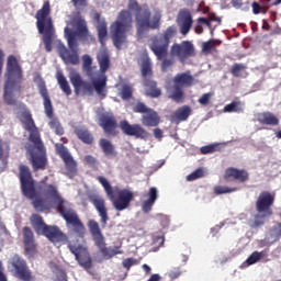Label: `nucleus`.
Here are the masks:
<instances>
[{
	"label": "nucleus",
	"mask_w": 281,
	"mask_h": 281,
	"mask_svg": "<svg viewBox=\"0 0 281 281\" xmlns=\"http://www.w3.org/2000/svg\"><path fill=\"white\" fill-rule=\"evenodd\" d=\"M4 77V102L7 104H16V100L21 93V82H23V69L14 55H10L7 59Z\"/></svg>",
	"instance_id": "obj_5"
},
{
	"label": "nucleus",
	"mask_w": 281,
	"mask_h": 281,
	"mask_svg": "<svg viewBox=\"0 0 281 281\" xmlns=\"http://www.w3.org/2000/svg\"><path fill=\"white\" fill-rule=\"evenodd\" d=\"M100 146L108 157H111V155H115V148L113 147V144L109 142V139L102 138L100 140Z\"/></svg>",
	"instance_id": "obj_39"
},
{
	"label": "nucleus",
	"mask_w": 281,
	"mask_h": 281,
	"mask_svg": "<svg viewBox=\"0 0 281 281\" xmlns=\"http://www.w3.org/2000/svg\"><path fill=\"white\" fill-rule=\"evenodd\" d=\"M0 281H8V279L5 278V274H3V267L1 261H0Z\"/></svg>",
	"instance_id": "obj_60"
},
{
	"label": "nucleus",
	"mask_w": 281,
	"mask_h": 281,
	"mask_svg": "<svg viewBox=\"0 0 281 281\" xmlns=\"http://www.w3.org/2000/svg\"><path fill=\"white\" fill-rule=\"evenodd\" d=\"M75 8H85V5H87V1L86 0H71Z\"/></svg>",
	"instance_id": "obj_56"
},
{
	"label": "nucleus",
	"mask_w": 281,
	"mask_h": 281,
	"mask_svg": "<svg viewBox=\"0 0 281 281\" xmlns=\"http://www.w3.org/2000/svg\"><path fill=\"white\" fill-rule=\"evenodd\" d=\"M177 23L182 36H188L190 30H192V14L188 10H181L177 18Z\"/></svg>",
	"instance_id": "obj_22"
},
{
	"label": "nucleus",
	"mask_w": 281,
	"mask_h": 281,
	"mask_svg": "<svg viewBox=\"0 0 281 281\" xmlns=\"http://www.w3.org/2000/svg\"><path fill=\"white\" fill-rule=\"evenodd\" d=\"M281 238V223L274 225L270 232L267 234V244L273 245V243H278V240H280Z\"/></svg>",
	"instance_id": "obj_32"
},
{
	"label": "nucleus",
	"mask_w": 281,
	"mask_h": 281,
	"mask_svg": "<svg viewBox=\"0 0 281 281\" xmlns=\"http://www.w3.org/2000/svg\"><path fill=\"white\" fill-rule=\"evenodd\" d=\"M171 58H177L180 63H186L188 58L194 56V45L190 41H183L180 44H173L170 49Z\"/></svg>",
	"instance_id": "obj_16"
},
{
	"label": "nucleus",
	"mask_w": 281,
	"mask_h": 281,
	"mask_svg": "<svg viewBox=\"0 0 281 281\" xmlns=\"http://www.w3.org/2000/svg\"><path fill=\"white\" fill-rule=\"evenodd\" d=\"M142 122L144 126H150V127L159 126V122H160L159 114H157L155 110H151L150 112L142 116Z\"/></svg>",
	"instance_id": "obj_29"
},
{
	"label": "nucleus",
	"mask_w": 281,
	"mask_h": 281,
	"mask_svg": "<svg viewBox=\"0 0 281 281\" xmlns=\"http://www.w3.org/2000/svg\"><path fill=\"white\" fill-rule=\"evenodd\" d=\"M75 133L85 144H91L93 142V136L86 127H76Z\"/></svg>",
	"instance_id": "obj_35"
},
{
	"label": "nucleus",
	"mask_w": 281,
	"mask_h": 281,
	"mask_svg": "<svg viewBox=\"0 0 281 281\" xmlns=\"http://www.w3.org/2000/svg\"><path fill=\"white\" fill-rule=\"evenodd\" d=\"M85 161L88 164V166H95L97 161L93 156H86Z\"/></svg>",
	"instance_id": "obj_57"
},
{
	"label": "nucleus",
	"mask_w": 281,
	"mask_h": 281,
	"mask_svg": "<svg viewBox=\"0 0 281 281\" xmlns=\"http://www.w3.org/2000/svg\"><path fill=\"white\" fill-rule=\"evenodd\" d=\"M265 258V252H258L254 251L247 259L246 261L241 265V267H251V265H256L257 262H260Z\"/></svg>",
	"instance_id": "obj_36"
},
{
	"label": "nucleus",
	"mask_w": 281,
	"mask_h": 281,
	"mask_svg": "<svg viewBox=\"0 0 281 281\" xmlns=\"http://www.w3.org/2000/svg\"><path fill=\"white\" fill-rule=\"evenodd\" d=\"M128 10L131 12H136V27L138 36H143L148 32V30H157L159 27V22L161 21V13L156 12L150 16V10L147 5L139 8L137 1L130 0Z\"/></svg>",
	"instance_id": "obj_6"
},
{
	"label": "nucleus",
	"mask_w": 281,
	"mask_h": 281,
	"mask_svg": "<svg viewBox=\"0 0 281 281\" xmlns=\"http://www.w3.org/2000/svg\"><path fill=\"white\" fill-rule=\"evenodd\" d=\"M143 270L145 271V273H146L147 276H148V274L150 273V271H151V269L149 268V266L146 265V263L143 265Z\"/></svg>",
	"instance_id": "obj_64"
},
{
	"label": "nucleus",
	"mask_w": 281,
	"mask_h": 281,
	"mask_svg": "<svg viewBox=\"0 0 281 281\" xmlns=\"http://www.w3.org/2000/svg\"><path fill=\"white\" fill-rule=\"evenodd\" d=\"M121 130L125 135H130L131 137H136L137 139H146L148 138V132L142 127L139 124L131 125L128 121L121 122Z\"/></svg>",
	"instance_id": "obj_20"
},
{
	"label": "nucleus",
	"mask_w": 281,
	"mask_h": 281,
	"mask_svg": "<svg viewBox=\"0 0 281 281\" xmlns=\"http://www.w3.org/2000/svg\"><path fill=\"white\" fill-rule=\"evenodd\" d=\"M20 181L22 186V192L27 199H32L33 207L37 212H44V210H50V207H57L60 215L67 223V227L71 232L77 234L79 238H85L86 228L76 212L72 211L69 203L63 199L58 192V188L54 184L43 183L40 187V194H36L34 189V179H32V172L25 165L20 166Z\"/></svg>",
	"instance_id": "obj_1"
},
{
	"label": "nucleus",
	"mask_w": 281,
	"mask_h": 281,
	"mask_svg": "<svg viewBox=\"0 0 281 281\" xmlns=\"http://www.w3.org/2000/svg\"><path fill=\"white\" fill-rule=\"evenodd\" d=\"M218 44H221L220 40H210L207 42H204L202 44V52H205V54H210V52H212V49H214V47Z\"/></svg>",
	"instance_id": "obj_43"
},
{
	"label": "nucleus",
	"mask_w": 281,
	"mask_h": 281,
	"mask_svg": "<svg viewBox=\"0 0 281 281\" xmlns=\"http://www.w3.org/2000/svg\"><path fill=\"white\" fill-rule=\"evenodd\" d=\"M243 71H245V65H243V64H237L232 69V74L236 78L243 76Z\"/></svg>",
	"instance_id": "obj_48"
},
{
	"label": "nucleus",
	"mask_w": 281,
	"mask_h": 281,
	"mask_svg": "<svg viewBox=\"0 0 281 281\" xmlns=\"http://www.w3.org/2000/svg\"><path fill=\"white\" fill-rule=\"evenodd\" d=\"M133 29V16L128 11H121L117 19L110 26V34L116 49H124L128 40L126 34Z\"/></svg>",
	"instance_id": "obj_7"
},
{
	"label": "nucleus",
	"mask_w": 281,
	"mask_h": 281,
	"mask_svg": "<svg viewBox=\"0 0 281 281\" xmlns=\"http://www.w3.org/2000/svg\"><path fill=\"white\" fill-rule=\"evenodd\" d=\"M209 21H217V23H221V18L216 16V14H212L209 16Z\"/></svg>",
	"instance_id": "obj_63"
},
{
	"label": "nucleus",
	"mask_w": 281,
	"mask_h": 281,
	"mask_svg": "<svg viewBox=\"0 0 281 281\" xmlns=\"http://www.w3.org/2000/svg\"><path fill=\"white\" fill-rule=\"evenodd\" d=\"M154 135H155L156 139H161V137H164V133L159 128L154 130Z\"/></svg>",
	"instance_id": "obj_59"
},
{
	"label": "nucleus",
	"mask_w": 281,
	"mask_h": 281,
	"mask_svg": "<svg viewBox=\"0 0 281 281\" xmlns=\"http://www.w3.org/2000/svg\"><path fill=\"white\" fill-rule=\"evenodd\" d=\"M138 65H140L142 75L145 78V87H149L150 90H146L147 95H151V98H159L161 95V91L159 89H155L157 83L155 81L148 80L150 78L153 70L150 66V57L148 55H143L138 59Z\"/></svg>",
	"instance_id": "obj_14"
},
{
	"label": "nucleus",
	"mask_w": 281,
	"mask_h": 281,
	"mask_svg": "<svg viewBox=\"0 0 281 281\" xmlns=\"http://www.w3.org/2000/svg\"><path fill=\"white\" fill-rule=\"evenodd\" d=\"M71 25L76 32L71 31L69 26L65 27V38L68 43V48L60 42V40L56 41V49L64 63L66 65H79L80 56L78 55V36L79 38H89L93 41V36L89 33V29H87V21L85 19L77 16L72 19Z\"/></svg>",
	"instance_id": "obj_2"
},
{
	"label": "nucleus",
	"mask_w": 281,
	"mask_h": 281,
	"mask_svg": "<svg viewBox=\"0 0 281 281\" xmlns=\"http://www.w3.org/2000/svg\"><path fill=\"white\" fill-rule=\"evenodd\" d=\"M198 23H204V25H206L209 27V30H211V34H214V29H212V23L210 20H207L205 18H199Z\"/></svg>",
	"instance_id": "obj_55"
},
{
	"label": "nucleus",
	"mask_w": 281,
	"mask_h": 281,
	"mask_svg": "<svg viewBox=\"0 0 281 281\" xmlns=\"http://www.w3.org/2000/svg\"><path fill=\"white\" fill-rule=\"evenodd\" d=\"M225 179H236L237 181H240V183H245V181L249 179V173L247 170L228 168L225 171Z\"/></svg>",
	"instance_id": "obj_26"
},
{
	"label": "nucleus",
	"mask_w": 281,
	"mask_h": 281,
	"mask_svg": "<svg viewBox=\"0 0 281 281\" xmlns=\"http://www.w3.org/2000/svg\"><path fill=\"white\" fill-rule=\"evenodd\" d=\"M121 95H122L123 100H128V98H131V95H133V89L130 86H123Z\"/></svg>",
	"instance_id": "obj_50"
},
{
	"label": "nucleus",
	"mask_w": 281,
	"mask_h": 281,
	"mask_svg": "<svg viewBox=\"0 0 281 281\" xmlns=\"http://www.w3.org/2000/svg\"><path fill=\"white\" fill-rule=\"evenodd\" d=\"M256 119L260 124H267L268 126H278L279 124L278 117L271 112L259 113L256 115Z\"/></svg>",
	"instance_id": "obj_30"
},
{
	"label": "nucleus",
	"mask_w": 281,
	"mask_h": 281,
	"mask_svg": "<svg viewBox=\"0 0 281 281\" xmlns=\"http://www.w3.org/2000/svg\"><path fill=\"white\" fill-rule=\"evenodd\" d=\"M8 269L15 276V278H19L20 280L30 281V278H32L25 260L19 257V255H13L9 259Z\"/></svg>",
	"instance_id": "obj_15"
},
{
	"label": "nucleus",
	"mask_w": 281,
	"mask_h": 281,
	"mask_svg": "<svg viewBox=\"0 0 281 281\" xmlns=\"http://www.w3.org/2000/svg\"><path fill=\"white\" fill-rule=\"evenodd\" d=\"M274 199L273 194L267 191L260 193L256 202L258 214L254 216V221L249 222L250 227H260L261 225H265V218L273 214L271 206L273 205Z\"/></svg>",
	"instance_id": "obj_10"
},
{
	"label": "nucleus",
	"mask_w": 281,
	"mask_h": 281,
	"mask_svg": "<svg viewBox=\"0 0 281 281\" xmlns=\"http://www.w3.org/2000/svg\"><path fill=\"white\" fill-rule=\"evenodd\" d=\"M212 98V93H204L200 99H199V103L206 105L210 104V99Z\"/></svg>",
	"instance_id": "obj_53"
},
{
	"label": "nucleus",
	"mask_w": 281,
	"mask_h": 281,
	"mask_svg": "<svg viewBox=\"0 0 281 281\" xmlns=\"http://www.w3.org/2000/svg\"><path fill=\"white\" fill-rule=\"evenodd\" d=\"M151 110L153 109H149L148 106H146V104L142 102L137 103L134 108L135 113H144V115H146Z\"/></svg>",
	"instance_id": "obj_46"
},
{
	"label": "nucleus",
	"mask_w": 281,
	"mask_h": 281,
	"mask_svg": "<svg viewBox=\"0 0 281 281\" xmlns=\"http://www.w3.org/2000/svg\"><path fill=\"white\" fill-rule=\"evenodd\" d=\"M161 280V276L159 274H153L147 281H160Z\"/></svg>",
	"instance_id": "obj_61"
},
{
	"label": "nucleus",
	"mask_w": 281,
	"mask_h": 281,
	"mask_svg": "<svg viewBox=\"0 0 281 281\" xmlns=\"http://www.w3.org/2000/svg\"><path fill=\"white\" fill-rule=\"evenodd\" d=\"M98 181L101 183V186L104 188L109 199H113V187H111V183H109V180L106 178L100 176L98 178Z\"/></svg>",
	"instance_id": "obj_41"
},
{
	"label": "nucleus",
	"mask_w": 281,
	"mask_h": 281,
	"mask_svg": "<svg viewBox=\"0 0 281 281\" xmlns=\"http://www.w3.org/2000/svg\"><path fill=\"white\" fill-rule=\"evenodd\" d=\"M122 265L125 269H131V267H133L134 265H137V260L134 258H127L123 260Z\"/></svg>",
	"instance_id": "obj_52"
},
{
	"label": "nucleus",
	"mask_w": 281,
	"mask_h": 281,
	"mask_svg": "<svg viewBox=\"0 0 281 281\" xmlns=\"http://www.w3.org/2000/svg\"><path fill=\"white\" fill-rule=\"evenodd\" d=\"M190 113H192V109L190 106L184 105L180 109H178L175 114L172 115L173 122H186L188 117H190Z\"/></svg>",
	"instance_id": "obj_33"
},
{
	"label": "nucleus",
	"mask_w": 281,
	"mask_h": 281,
	"mask_svg": "<svg viewBox=\"0 0 281 281\" xmlns=\"http://www.w3.org/2000/svg\"><path fill=\"white\" fill-rule=\"evenodd\" d=\"M177 34L175 26H169L165 34H158L150 38L149 49L155 54L158 60H164L168 56V46L170 45V38Z\"/></svg>",
	"instance_id": "obj_11"
},
{
	"label": "nucleus",
	"mask_w": 281,
	"mask_h": 281,
	"mask_svg": "<svg viewBox=\"0 0 281 281\" xmlns=\"http://www.w3.org/2000/svg\"><path fill=\"white\" fill-rule=\"evenodd\" d=\"M168 277L170 280H177L178 278H181V268L176 267L169 270Z\"/></svg>",
	"instance_id": "obj_47"
},
{
	"label": "nucleus",
	"mask_w": 281,
	"mask_h": 281,
	"mask_svg": "<svg viewBox=\"0 0 281 281\" xmlns=\"http://www.w3.org/2000/svg\"><path fill=\"white\" fill-rule=\"evenodd\" d=\"M97 58L99 60L100 70H98V67L91 66L93 59H91V56L89 55L82 56V69L90 78L97 94L100 98H106V70L110 67L109 53L106 52V48H101Z\"/></svg>",
	"instance_id": "obj_4"
},
{
	"label": "nucleus",
	"mask_w": 281,
	"mask_h": 281,
	"mask_svg": "<svg viewBox=\"0 0 281 281\" xmlns=\"http://www.w3.org/2000/svg\"><path fill=\"white\" fill-rule=\"evenodd\" d=\"M194 82V78L190 72L178 74L173 79V86L167 88V92L171 100L175 102H181L183 99V91L181 87H190Z\"/></svg>",
	"instance_id": "obj_13"
},
{
	"label": "nucleus",
	"mask_w": 281,
	"mask_h": 281,
	"mask_svg": "<svg viewBox=\"0 0 281 281\" xmlns=\"http://www.w3.org/2000/svg\"><path fill=\"white\" fill-rule=\"evenodd\" d=\"M201 177H205V169L200 168L193 171L192 173L187 176V181H196V179H201Z\"/></svg>",
	"instance_id": "obj_45"
},
{
	"label": "nucleus",
	"mask_w": 281,
	"mask_h": 281,
	"mask_svg": "<svg viewBox=\"0 0 281 281\" xmlns=\"http://www.w3.org/2000/svg\"><path fill=\"white\" fill-rule=\"evenodd\" d=\"M232 192H238V188L227 186H217L214 188L215 194H232Z\"/></svg>",
	"instance_id": "obj_40"
},
{
	"label": "nucleus",
	"mask_w": 281,
	"mask_h": 281,
	"mask_svg": "<svg viewBox=\"0 0 281 281\" xmlns=\"http://www.w3.org/2000/svg\"><path fill=\"white\" fill-rule=\"evenodd\" d=\"M50 11L49 1H46L42 9L36 13L37 30L40 34H43V43L46 52H52V44L56 41V30L54 29V22L49 16Z\"/></svg>",
	"instance_id": "obj_8"
},
{
	"label": "nucleus",
	"mask_w": 281,
	"mask_h": 281,
	"mask_svg": "<svg viewBox=\"0 0 281 281\" xmlns=\"http://www.w3.org/2000/svg\"><path fill=\"white\" fill-rule=\"evenodd\" d=\"M71 254L76 257V260L83 269H91V256L87 248L80 244L69 243L68 245Z\"/></svg>",
	"instance_id": "obj_17"
},
{
	"label": "nucleus",
	"mask_w": 281,
	"mask_h": 281,
	"mask_svg": "<svg viewBox=\"0 0 281 281\" xmlns=\"http://www.w3.org/2000/svg\"><path fill=\"white\" fill-rule=\"evenodd\" d=\"M134 196L133 191L128 189L119 190L117 198L113 200V207L116 209L117 212L128 210Z\"/></svg>",
	"instance_id": "obj_18"
},
{
	"label": "nucleus",
	"mask_w": 281,
	"mask_h": 281,
	"mask_svg": "<svg viewBox=\"0 0 281 281\" xmlns=\"http://www.w3.org/2000/svg\"><path fill=\"white\" fill-rule=\"evenodd\" d=\"M200 150H201L202 155H210V153H214V150H216V145L203 146V147H201Z\"/></svg>",
	"instance_id": "obj_51"
},
{
	"label": "nucleus",
	"mask_w": 281,
	"mask_h": 281,
	"mask_svg": "<svg viewBox=\"0 0 281 281\" xmlns=\"http://www.w3.org/2000/svg\"><path fill=\"white\" fill-rule=\"evenodd\" d=\"M69 78L76 93H80V91H85V93L91 91V85L82 80L80 72L72 69L69 72Z\"/></svg>",
	"instance_id": "obj_23"
},
{
	"label": "nucleus",
	"mask_w": 281,
	"mask_h": 281,
	"mask_svg": "<svg viewBox=\"0 0 281 281\" xmlns=\"http://www.w3.org/2000/svg\"><path fill=\"white\" fill-rule=\"evenodd\" d=\"M157 199H159V191H157V188L155 187H151L147 193L143 194L140 198L143 214H150L153 212V207L157 202Z\"/></svg>",
	"instance_id": "obj_19"
},
{
	"label": "nucleus",
	"mask_w": 281,
	"mask_h": 281,
	"mask_svg": "<svg viewBox=\"0 0 281 281\" xmlns=\"http://www.w3.org/2000/svg\"><path fill=\"white\" fill-rule=\"evenodd\" d=\"M195 34H203V26H201V23H198L195 26Z\"/></svg>",
	"instance_id": "obj_62"
},
{
	"label": "nucleus",
	"mask_w": 281,
	"mask_h": 281,
	"mask_svg": "<svg viewBox=\"0 0 281 281\" xmlns=\"http://www.w3.org/2000/svg\"><path fill=\"white\" fill-rule=\"evenodd\" d=\"M100 126L104 130L106 135H115V119L113 115L103 114L99 120Z\"/></svg>",
	"instance_id": "obj_25"
},
{
	"label": "nucleus",
	"mask_w": 281,
	"mask_h": 281,
	"mask_svg": "<svg viewBox=\"0 0 281 281\" xmlns=\"http://www.w3.org/2000/svg\"><path fill=\"white\" fill-rule=\"evenodd\" d=\"M252 12L254 14H260V4L258 2L252 3Z\"/></svg>",
	"instance_id": "obj_58"
},
{
	"label": "nucleus",
	"mask_w": 281,
	"mask_h": 281,
	"mask_svg": "<svg viewBox=\"0 0 281 281\" xmlns=\"http://www.w3.org/2000/svg\"><path fill=\"white\" fill-rule=\"evenodd\" d=\"M173 63L175 61H172V59H164L162 65H161L162 71H168V69H170V67H172Z\"/></svg>",
	"instance_id": "obj_54"
},
{
	"label": "nucleus",
	"mask_w": 281,
	"mask_h": 281,
	"mask_svg": "<svg viewBox=\"0 0 281 281\" xmlns=\"http://www.w3.org/2000/svg\"><path fill=\"white\" fill-rule=\"evenodd\" d=\"M55 148L57 154L61 157L67 170L70 172V173H66L67 177H71V175L76 172V160H74V157L69 153V149L64 147L63 144H56Z\"/></svg>",
	"instance_id": "obj_21"
},
{
	"label": "nucleus",
	"mask_w": 281,
	"mask_h": 281,
	"mask_svg": "<svg viewBox=\"0 0 281 281\" xmlns=\"http://www.w3.org/2000/svg\"><path fill=\"white\" fill-rule=\"evenodd\" d=\"M164 233H156L153 235V245L155 247L154 251H157L159 247H164L165 243Z\"/></svg>",
	"instance_id": "obj_42"
},
{
	"label": "nucleus",
	"mask_w": 281,
	"mask_h": 281,
	"mask_svg": "<svg viewBox=\"0 0 281 281\" xmlns=\"http://www.w3.org/2000/svg\"><path fill=\"white\" fill-rule=\"evenodd\" d=\"M31 223L37 234L43 235L47 226L45 225V222L43 221V217L38 214H34L31 216Z\"/></svg>",
	"instance_id": "obj_34"
},
{
	"label": "nucleus",
	"mask_w": 281,
	"mask_h": 281,
	"mask_svg": "<svg viewBox=\"0 0 281 281\" xmlns=\"http://www.w3.org/2000/svg\"><path fill=\"white\" fill-rule=\"evenodd\" d=\"M57 82L64 93H66V95H71V88L69 87V82L67 81V78H65L63 72H57Z\"/></svg>",
	"instance_id": "obj_37"
},
{
	"label": "nucleus",
	"mask_w": 281,
	"mask_h": 281,
	"mask_svg": "<svg viewBox=\"0 0 281 281\" xmlns=\"http://www.w3.org/2000/svg\"><path fill=\"white\" fill-rule=\"evenodd\" d=\"M91 202L93 203L95 210L99 212L101 217V223L106 224L109 216L106 215V206H104V199L100 195L94 196Z\"/></svg>",
	"instance_id": "obj_28"
},
{
	"label": "nucleus",
	"mask_w": 281,
	"mask_h": 281,
	"mask_svg": "<svg viewBox=\"0 0 281 281\" xmlns=\"http://www.w3.org/2000/svg\"><path fill=\"white\" fill-rule=\"evenodd\" d=\"M89 232L92 236L95 247H98L100 254H102L105 260H111L113 256H117L120 254H124L120 246L106 247V241L104 240V235H102V231H100V225L98 222L90 220L88 222Z\"/></svg>",
	"instance_id": "obj_9"
},
{
	"label": "nucleus",
	"mask_w": 281,
	"mask_h": 281,
	"mask_svg": "<svg viewBox=\"0 0 281 281\" xmlns=\"http://www.w3.org/2000/svg\"><path fill=\"white\" fill-rule=\"evenodd\" d=\"M94 19L97 21V29H98V34H99V41L102 45L101 49H104V43H106V37L109 36V32L106 30V22L104 20L100 19V14L95 13Z\"/></svg>",
	"instance_id": "obj_27"
},
{
	"label": "nucleus",
	"mask_w": 281,
	"mask_h": 281,
	"mask_svg": "<svg viewBox=\"0 0 281 281\" xmlns=\"http://www.w3.org/2000/svg\"><path fill=\"white\" fill-rule=\"evenodd\" d=\"M245 108L241 102H232L224 106V113H243Z\"/></svg>",
	"instance_id": "obj_38"
},
{
	"label": "nucleus",
	"mask_w": 281,
	"mask_h": 281,
	"mask_svg": "<svg viewBox=\"0 0 281 281\" xmlns=\"http://www.w3.org/2000/svg\"><path fill=\"white\" fill-rule=\"evenodd\" d=\"M20 106L22 111L18 113V117L24 125L25 131H29L30 142H32L34 145L33 148L27 147V153L31 157V164L34 170H44L45 166H47V156L45 154L43 142L41 140V134L38 133L36 124H34V120L32 119L30 110H27L25 104H21Z\"/></svg>",
	"instance_id": "obj_3"
},
{
	"label": "nucleus",
	"mask_w": 281,
	"mask_h": 281,
	"mask_svg": "<svg viewBox=\"0 0 281 281\" xmlns=\"http://www.w3.org/2000/svg\"><path fill=\"white\" fill-rule=\"evenodd\" d=\"M231 4L235 8V10H244V12L249 10V5L243 7V0H232Z\"/></svg>",
	"instance_id": "obj_49"
},
{
	"label": "nucleus",
	"mask_w": 281,
	"mask_h": 281,
	"mask_svg": "<svg viewBox=\"0 0 281 281\" xmlns=\"http://www.w3.org/2000/svg\"><path fill=\"white\" fill-rule=\"evenodd\" d=\"M42 235L46 236V238H48L50 243H54V245H60L67 240V235L63 234L56 226H46Z\"/></svg>",
	"instance_id": "obj_24"
},
{
	"label": "nucleus",
	"mask_w": 281,
	"mask_h": 281,
	"mask_svg": "<svg viewBox=\"0 0 281 281\" xmlns=\"http://www.w3.org/2000/svg\"><path fill=\"white\" fill-rule=\"evenodd\" d=\"M38 90L40 93L44 100V109L48 121V126L56 133V135H63L65 133V130L63 128V125H60V122L58 119L54 117V108L52 106V100H49V95L47 94V88H45V82L40 81L38 82Z\"/></svg>",
	"instance_id": "obj_12"
},
{
	"label": "nucleus",
	"mask_w": 281,
	"mask_h": 281,
	"mask_svg": "<svg viewBox=\"0 0 281 281\" xmlns=\"http://www.w3.org/2000/svg\"><path fill=\"white\" fill-rule=\"evenodd\" d=\"M23 233L25 250L27 251V254H34V233L30 227H24Z\"/></svg>",
	"instance_id": "obj_31"
},
{
	"label": "nucleus",
	"mask_w": 281,
	"mask_h": 281,
	"mask_svg": "<svg viewBox=\"0 0 281 281\" xmlns=\"http://www.w3.org/2000/svg\"><path fill=\"white\" fill-rule=\"evenodd\" d=\"M157 221H159L160 226L162 229H168L170 227V217L168 215H164L161 213H158L156 215Z\"/></svg>",
	"instance_id": "obj_44"
}]
</instances>
